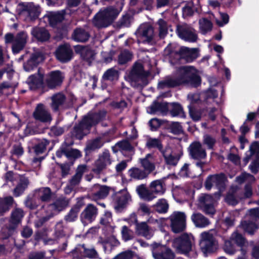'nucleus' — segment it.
Returning a JSON list of instances; mask_svg holds the SVG:
<instances>
[{
	"instance_id": "obj_51",
	"label": "nucleus",
	"mask_w": 259,
	"mask_h": 259,
	"mask_svg": "<svg viewBox=\"0 0 259 259\" xmlns=\"http://www.w3.org/2000/svg\"><path fill=\"white\" fill-rule=\"evenodd\" d=\"M240 226L242 229L250 234H253L257 229V226L254 223L244 221L241 223Z\"/></svg>"
},
{
	"instance_id": "obj_54",
	"label": "nucleus",
	"mask_w": 259,
	"mask_h": 259,
	"mask_svg": "<svg viewBox=\"0 0 259 259\" xmlns=\"http://www.w3.org/2000/svg\"><path fill=\"white\" fill-rule=\"evenodd\" d=\"M155 208L157 211L159 213H165L168 209L167 201L164 199L158 200L155 204Z\"/></svg>"
},
{
	"instance_id": "obj_14",
	"label": "nucleus",
	"mask_w": 259,
	"mask_h": 259,
	"mask_svg": "<svg viewBox=\"0 0 259 259\" xmlns=\"http://www.w3.org/2000/svg\"><path fill=\"white\" fill-rule=\"evenodd\" d=\"M98 214V209L92 204H88L80 214L81 222L86 225L93 222Z\"/></svg>"
},
{
	"instance_id": "obj_47",
	"label": "nucleus",
	"mask_w": 259,
	"mask_h": 259,
	"mask_svg": "<svg viewBox=\"0 0 259 259\" xmlns=\"http://www.w3.org/2000/svg\"><path fill=\"white\" fill-rule=\"evenodd\" d=\"M199 25L200 31L203 34L210 31L212 28L211 22L205 18H202L199 20Z\"/></svg>"
},
{
	"instance_id": "obj_42",
	"label": "nucleus",
	"mask_w": 259,
	"mask_h": 259,
	"mask_svg": "<svg viewBox=\"0 0 259 259\" xmlns=\"http://www.w3.org/2000/svg\"><path fill=\"white\" fill-rule=\"evenodd\" d=\"M98 190L92 194L93 200L96 201L99 199L105 198L109 194L110 188L106 186L96 185L95 186Z\"/></svg>"
},
{
	"instance_id": "obj_45",
	"label": "nucleus",
	"mask_w": 259,
	"mask_h": 259,
	"mask_svg": "<svg viewBox=\"0 0 259 259\" xmlns=\"http://www.w3.org/2000/svg\"><path fill=\"white\" fill-rule=\"evenodd\" d=\"M169 112L172 116H179L181 117H185V114L183 111V109L181 105L179 103H170Z\"/></svg>"
},
{
	"instance_id": "obj_7",
	"label": "nucleus",
	"mask_w": 259,
	"mask_h": 259,
	"mask_svg": "<svg viewBox=\"0 0 259 259\" xmlns=\"http://www.w3.org/2000/svg\"><path fill=\"white\" fill-rule=\"evenodd\" d=\"M165 55L172 56L174 53L177 54L181 59L187 62H191L198 57V53L196 49H189L182 47L175 52L171 49V45H169L164 50Z\"/></svg>"
},
{
	"instance_id": "obj_61",
	"label": "nucleus",
	"mask_w": 259,
	"mask_h": 259,
	"mask_svg": "<svg viewBox=\"0 0 259 259\" xmlns=\"http://www.w3.org/2000/svg\"><path fill=\"white\" fill-rule=\"evenodd\" d=\"M79 211V208L77 207L72 208L68 214L65 217V220L67 222H71L74 221L77 217Z\"/></svg>"
},
{
	"instance_id": "obj_44",
	"label": "nucleus",
	"mask_w": 259,
	"mask_h": 259,
	"mask_svg": "<svg viewBox=\"0 0 259 259\" xmlns=\"http://www.w3.org/2000/svg\"><path fill=\"white\" fill-rule=\"evenodd\" d=\"M128 175L132 179L142 180L146 178L147 174L144 170L137 167H133L128 170Z\"/></svg>"
},
{
	"instance_id": "obj_52",
	"label": "nucleus",
	"mask_w": 259,
	"mask_h": 259,
	"mask_svg": "<svg viewBox=\"0 0 259 259\" xmlns=\"http://www.w3.org/2000/svg\"><path fill=\"white\" fill-rule=\"evenodd\" d=\"M250 156L245 157L244 159L245 164H246L250 158V157L253 155H256L257 158L259 159V142H255L252 143L249 147Z\"/></svg>"
},
{
	"instance_id": "obj_53",
	"label": "nucleus",
	"mask_w": 259,
	"mask_h": 259,
	"mask_svg": "<svg viewBox=\"0 0 259 259\" xmlns=\"http://www.w3.org/2000/svg\"><path fill=\"white\" fill-rule=\"evenodd\" d=\"M23 215L24 213L21 209L16 208L12 211L11 214V221L12 223L17 224L20 223Z\"/></svg>"
},
{
	"instance_id": "obj_50",
	"label": "nucleus",
	"mask_w": 259,
	"mask_h": 259,
	"mask_svg": "<svg viewBox=\"0 0 259 259\" xmlns=\"http://www.w3.org/2000/svg\"><path fill=\"white\" fill-rule=\"evenodd\" d=\"M133 58L132 54L127 50L122 51L118 56V62L120 64H124L131 61Z\"/></svg>"
},
{
	"instance_id": "obj_19",
	"label": "nucleus",
	"mask_w": 259,
	"mask_h": 259,
	"mask_svg": "<svg viewBox=\"0 0 259 259\" xmlns=\"http://www.w3.org/2000/svg\"><path fill=\"white\" fill-rule=\"evenodd\" d=\"M135 231L137 235L143 236L147 239H151L154 235V230L145 222L137 224Z\"/></svg>"
},
{
	"instance_id": "obj_46",
	"label": "nucleus",
	"mask_w": 259,
	"mask_h": 259,
	"mask_svg": "<svg viewBox=\"0 0 259 259\" xmlns=\"http://www.w3.org/2000/svg\"><path fill=\"white\" fill-rule=\"evenodd\" d=\"M141 163L145 170L149 172L153 171L155 168L153 164V156L151 154H148L145 158L141 159Z\"/></svg>"
},
{
	"instance_id": "obj_62",
	"label": "nucleus",
	"mask_w": 259,
	"mask_h": 259,
	"mask_svg": "<svg viewBox=\"0 0 259 259\" xmlns=\"http://www.w3.org/2000/svg\"><path fill=\"white\" fill-rule=\"evenodd\" d=\"M157 24L159 26V35L160 37H164L167 32V25L163 19H159Z\"/></svg>"
},
{
	"instance_id": "obj_49",
	"label": "nucleus",
	"mask_w": 259,
	"mask_h": 259,
	"mask_svg": "<svg viewBox=\"0 0 259 259\" xmlns=\"http://www.w3.org/2000/svg\"><path fill=\"white\" fill-rule=\"evenodd\" d=\"M121 233L122 238L125 242L131 240L134 237V233L133 231L126 226L122 227Z\"/></svg>"
},
{
	"instance_id": "obj_4",
	"label": "nucleus",
	"mask_w": 259,
	"mask_h": 259,
	"mask_svg": "<svg viewBox=\"0 0 259 259\" xmlns=\"http://www.w3.org/2000/svg\"><path fill=\"white\" fill-rule=\"evenodd\" d=\"M148 74V72L144 71L142 64L136 62L125 78L134 87L143 86L146 84V77Z\"/></svg>"
},
{
	"instance_id": "obj_3",
	"label": "nucleus",
	"mask_w": 259,
	"mask_h": 259,
	"mask_svg": "<svg viewBox=\"0 0 259 259\" xmlns=\"http://www.w3.org/2000/svg\"><path fill=\"white\" fill-rule=\"evenodd\" d=\"M136 191L142 199L151 201L155 198L156 195L163 194L165 192V188L160 180H155L151 183L149 189L142 184L137 187Z\"/></svg>"
},
{
	"instance_id": "obj_60",
	"label": "nucleus",
	"mask_w": 259,
	"mask_h": 259,
	"mask_svg": "<svg viewBox=\"0 0 259 259\" xmlns=\"http://www.w3.org/2000/svg\"><path fill=\"white\" fill-rule=\"evenodd\" d=\"M231 240L238 246H241L244 245L245 240L244 237L237 232H234L231 236Z\"/></svg>"
},
{
	"instance_id": "obj_64",
	"label": "nucleus",
	"mask_w": 259,
	"mask_h": 259,
	"mask_svg": "<svg viewBox=\"0 0 259 259\" xmlns=\"http://www.w3.org/2000/svg\"><path fill=\"white\" fill-rule=\"evenodd\" d=\"M49 144V142L46 140H43L34 147V151L36 154H39L44 152L46 147Z\"/></svg>"
},
{
	"instance_id": "obj_25",
	"label": "nucleus",
	"mask_w": 259,
	"mask_h": 259,
	"mask_svg": "<svg viewBox=\"0 0 259 259\" xmlns=\"http://www.w3.org/2000/svg\"><path fill=\"white\" fill-rule=\"evenodd\" d=\"M98 242L102 244L105 252H110L114 246L119 245V243L117 239L114 236H111L107 238L99 237Z\"/></svg>"
},
{
	"instance_id": "obj_55",
	"label": "nucleus",
	"mask_w": 259,
	"mask_h": 259,
	"mask_svg": "<svg viewBox=\"0 0 259 259\" xmlns=\"http://www.w3.org/2000/svg\"><path fill=\"white\" fill-rule=\"evenodd\" d=\"M118 78V72L114 68L108 69L103 74V78L105 80H113Z\"/></svg>"
},
{
	"instance_id": "obj_24",
	"label": "nucleus",
	"mask_w": 259,
	"mask_h": 259,
	"mask_svg": "<svg viewBox=\"0 0 259 259\" xmlns=\"http://www.w3.org/2000/svg\"><path fill=\"white\" fill-rule=\"evenodd\" d=\"M75 52L78 53L84 60L90 63L95 58V53L90 48L82 46H78L75 48Z\"/></svg>"
},
{
	"instance_id": "obj_48",
	"label": "nucleus",
	"mask_w": 259,
	"mask_h": 259,
	"mask_svg": "<svg viewBox=\"0 0 259 259\" xmlns=\"http://www.w3.org/2000/svg\"><path fill=\"white\" fill-rule=\"evenodd\" d=\"M64 14L63 12L51 14L49 17L50 24L55 26L58 23L62 22L64 19Z\"/></svg>"
},
{
	"instance_id": "obj_16",
	"label": "nucleus",
	"mask_w": 259,
	"mask_h": 259,
	"mask_svg": "<svg viewBox=\"0 0 259 259\" xmlns=\"http://www.w3.org/2000/svg\"><path fill=\"white\" fill-rule=\"evenodd\" d=\"M188 149L190 155L194 159H203L206 156L205 150L202 148L201 144L199 142L191 143Z\"/></svg>"
},
{
	"instance_id": "obj_36",
	"label": "nucleus",
	"mask_w": 259,
	"mask_h": 259,
	"mask_svg": "<svg viewBox=\"0 0 259 259\" xmlns=\"http://www.w3.org/2000/svg\"><path fill=\"white\" fill-rule=\"evenodd\" d=\"M163 156L166 164L170 165H176L179 160V157L172 153V150L169 147L166 148L162 151Z\"/></svg>"
},
{
	"instance_id": "obj_58",
	"label": "nucleus",
	"mask_w": 259,
	"mask_h": 259,
	"mask_svg": "<svg viewBox=\"0 0 259 259\" xmlns=\"http://www.w3.org/2000/svg\"><path fill=\"white\" fill-rule=\"evenodd\" d=\"M254 181L255 178L253 176L246 172L242 173L236 178V181L239 184H241L244 182H252Z\"/></svg>"
},
{
	"instance_id": "obj_18",
	"label": "nucleus",
	"mask_w": 259,
	"mask_h": 259,
	"mask_svg": "<svg viewBox=\"0 0 259 259\" xmlns=\"http://www.w3.org/2000/svg\"><path fill=\"white\" fill-rule=\"evenodd\" d=\"M35 119L41 122H50L52 117L46 107L42 104H38L33 112Z\"/></svg>"
},
{
	"instance_id": "obj_2",
	"label": "nucleus",
	"mask_w": 259,
	"mask_h": 259,
	"mask_svg": "<svg viewBox=\"0 0 259 259\" xmlns=\"http://www.w3.org/2000/svg\"><path fill=\"white\" fill-rule=\"evenodd\" d=\"M179 85H190L196 87L200 83L201 79L198 71L193 66H182L175 73Z\"/></svg>"
},
{
	"instance_id": "obj_32",
	"label": "nucleus",
	"mask_w": 259,
	"mask_h": 259,
	"mask_svg": "<svg viewBox=\"0 0 259 259\" xmlns=\"http://www.w3.org/2000/svg\"><path fill=\"white\" fill-rule=\"evenodd\" d=\"M52 191L49 187H42L34 191V195L42 202H48L52 196Z\"/></svg>"
},
{
	"instance_id": "obj_59",
	"label": "nucleus",
	"mask_w": 259,
	"mask_h": 259,
	"mask_svg": "<svg viewBox=\"0 0 259 259\" xmlns=\"http://www.w3.org/2000/svg\"><path fill=\"white\" fill-rule=\"evenodd\" d=\"M180 174L181 176L184 177L195 178L197 175L193 173L189 168V165L185 163L181 168Z\"/></svg>"
},
{
	"instance_id": "obj_43",
	"label": "nucleus",
	"mask_w": 259,
	"mask_h": 259,
	"mask_svg": "<svg viewBox=\"0 0 259 259\" xmlns=\"http://www.w3.org/2000/svg\"><path fill=\"white\" fill-rule=\"evenodd\" d=\"M68 204V201L64 197H60L51 204L52 207L57 213L63 210Z\"/></svg>"
},
{
	"instance_id": "obj_1",
	"label": "nucleus",
	"mask_w": 259,
	"mask_h": 259,
	"mask_svg": "<svg viewBox=\"0 0 259 259\" xmlns=\"http://www.w3.org/2000/svg\"><path fill=\"white\" fill-rule=\"evenodd\" d=\"M106 115L105 111L98 113H90L84 116L78 124L74 127L72 135L76 139H81L89 133L90 128L103 120Z\"/></svg>"
},
{
	"instance_id": "obj_12",
	"label": "nucleus",
	"mask_w": 259,
	"mask_h": 259,
	"mask_svg": "<svg viewBox=\"0 0 259 259\" xmlns=\"http://www.w3.org/2000/svg\"><path fill=\"white\" fill-rule=\"evenodd\" d=\"M177 31L178 36L185 41L195 42L198 38L194 29L187 24L178 25Z\"/></svg>"
},
{
	"instance_id": "obj_15",
	"label": "nucleus",
	"mask_w": 259,
	"mask_h": 259,
	"mask_svg": "<svg viewBox=\"0 0 259 259\" xmlns=\"http://www.w3.org/2000/svg\"><path fill=\"white\" fill-rule=\"evenodd\" d=\"M224 182L225 177L223 175L210 176L206 180L205 187L208 190L213 187H215L221 190L224 188Z\"/></svg>"
},
{
	"instance_id": "obj_5",
	"label": "nucleus",
	"mask_w": 259,
	"mask_h": 259,
	"mask_svg": "<svg viewBox=\"0 0 259 259\" xmlns=\"http://www.w3.org/2000/svg\"><path fill=\"white\" fill-rule=\"evenodd\" d=\"M194 243V237L192 235L183 234L172 241V246L178 252L187 254L192 251Z\"/></svg>"
},
{
	"instance_id": "obj_10",
	"label": "nucleus",
	"mask_w": 259,
	"mask_h": 259,
	"mask_svg": "<svg viewBox=\"0 0 259 259\" xmlns=\"http://www.w3.org/2000/svg\"><path fill=\"white\" fill-rule=\"evenodd\" d=\"M17 11L20 15L27 17L31 21L38 18L40 14L39 8L33 3H21L18 5Z\"/></svg>"
},
{
	"instance_id": "obj_22",
	"label": "nucleus",
	"mask_w": 259,
	"mask_h": 259,
	"mask_svg": "<svg viewBox=\"0 0 259 259\" xmlns=\"http://www.w3.org/2000/svg\"><path fill=\"white\" fill-rule=\"evenodd\" d=\"M41 211H42V215L35 223L37 227L42 226L44 223L49 220L56 214L51 204L44 206Z\"/></svg>"
},
{
	"instance_id": "obj_8",
	"label": "nucleus",
	"mask_w": 259,
	"mask_h": 259,
	"mask_svg": "<svg viewBox=\"0 0 259 259\" xmlns=\"http://www.w3.org/2000/svg\"><path fill=\"white\" fill-rule=\"evenodd\" d=\"M135 34L144 42L153 44L155 42V34L154 28L149 23H145L141 24L135 32Z\"/></svg>"
},
{
	"instance_id": "obj_6",
	"label": "nucleus",
	"mask_w": 259,
	"mask_h": 259,
	"mask_svg": "<svg viewBox=\"0 0 259 259\" xmlns=\"http://www.w3.org/2000/svg\"><path fill=\"white\" fill-rule=\"evenodd\" d=\"M28 39V35L25 32H21L14 37L11 33H7L5 35L6 44L13 43L12 51L14 54L20 52L24 47Z\"/></svg>"
},
{
	"instance_id": "obj_30",
	"label": "nucleus",
	"mask_w": 259,
	"mask_h": 259,
	"mask_svg": "<svg viewBox=\"0 0 259 259\" xmlns=\"http://www.w3.org/2000/svg\"><path fill=\"white\" fill-rule=\"evenodd\" d=\"M32 35L37 40L45 41L48 40L50 37V33L45 28L42 27H34L31 31Z\"/></svg>"
},
{
	"instance_id": "obj_20",
	"label": "nucleus",
	"mask_w": 259,
	"mask_h": 259,
	"mask_svg": "<svg viewBox=\"0 0 259 259\" xmlns=\"http://www.w3.org/2000/svg\"><path fill=\"white\" fill-rule=\"evenodd\" d=\"M44 58L39 52L33 53L29 59L24 64L23 67L26 71L29 72L37 67L38 64L42 61Z\"/></svg>"
},
{
	"instance_id": "obj_28",
	"label": "nucleus",
	"mask_w": 259,
	"mask_h": 259,
	"mask_svg": "<svg viewBox=\"0 0 259 259\" xmlns=\"http://www.w3.org/2000/svg\"><path fill=\"white\" fill-rule=\"evenodd\" d=\"M130 199V195L126 191L116 194L114 198L115 208L118 209L123 207Z\"/></svg>"
},
{
	"instance_id": "obj_27",
	"label": "nucleus",
	"mask_w": 259,
	"mask_h": 259,
	"mask_svg": "<svg viewBox=\"0 0 259 259\" xmlns=\"http://www.w3.org/2000/svg\"><path fill=\"white\" fill-rule=\"evenodd\" d=\"M169 104L166 102L154 103L147 109V112L150 114H154L157 112H160L163 114H166L169 111Z\"/></svg>"
},
{
	"instance_id": "obj_63",
	"label": "nucleus",
	"mask_w": 259,
	"mask_h": 259,
	"mask_svg": "<svg viewBox=\"0 0 259 259\" xmlns=\"http://www.w3.org/2000/svg\"><path fill=\"white\" fill-rule=\"evenodd\" d=\"M203 143L207 147L208 149H212L216 143V140L209 135H205L203 136Z\"/></svg>"
},
{
	"instance_id": "obj_21",
	"label": "nucleus",
	"mask_w": 259,
	"mask_h": 259,
	"mask_svg": "<svg viewBox=\"0 0 259 259\" xmlns=\"http://www.w3.org/2000/svg\"><path fill=\"white\" fill-rule=\"evenodd\" d=\"M110 154L108 151L104 152L95 163V167L93 170L99 174L106 166L111 164Z\"/></svg>"
},
{
	"instance_id": "obj_13",
	"label": "nucleus",
	"mask_w": 259,
	"mask_h": 259,
	"mask_svg": "<svg viewBox=\"0 0 259 259\" xmlns=\"http://www.w3.org/2000/svg\"><path fill=\"white\" fill-rule=\"evenodd\" d=\"M198 206L206 214L214 213L213 199L210 195L202 194L199 198Z\"/></svg>"
},
{
	"instance_id": "obj_35",
	"label": "nucleus",
	"mask_w": 259,
	"mask_h": 259,
	"mask_svg": "<svg viewBox=\"0 0 259 259\" xmlns=\"http://www.w3.org/2000/svg\"><path fill=\"white\" fill-rule=\"evenodd\" d=\"M52 103L51 106L54 111H58L65 102L66 97L64 94L61 93L54 95L51 97Z\"/></svg>"
},
{
	"instance_id": "obj_9",
	"label": "nucleus",
	"mask_w": 259,
	"mask_h": 259,
	"mask_svg": "<svg viewBox=\"0 0 259 259\" xmlns=\"http://www.w3.org/2000/svg\"><path fill=\"white\" fill-rule=\"evenodd\" d=\"M186 215L184 212L175 211L169 217L172 231L175 233L183 231L186 226Z\"/></svg>"
},
{
	"instance_id": "obj_17",
	"label": "nucleus",
	"mask_w": 259,
	"mask_h": 259,
	"mask_svg": "<svg viewBox=\"0 0 259 259\" xmlns=\"http://www.w3.org/2000/svg\"><path fill=\"white\" fill-rule=\"evenodd\" d=\"M201 237L200 244L202 248L207 252L212 251L216 247V243L212 234L204 232L201 233Z\"/></svg>"
},
{
	"instance_id": "obj_11",
	"label": "nucleus",
	"mask_w": 259,
	"mask_h": 259,
	"mask_svg": "<svg viewBox=\"0 0 259 259\" xmlns=\"http://www.w3.org/2000/svg\"><path fill=\"white\" fill-rule=\"evenodd\" d=\"M151 250L154 259H174L175 257V253L170 248L160 244L153 243Z\"/></svg>"
},
{
	"instance_id": "obj_38",
	"label": "nucleus",
	"mask_w": 259,
	"mask_h": 259,
	"mask_svg": "<svg viewBox=\"0 0 259 259\" xmlns=\"http://www.w3.org/2000/svg\"><path fill=\"white\" fill-rule=\"evenodd\" d=\"M104 142L101 138H97L88 141L85 147L87 153H90L101 148L104 145Z\"/></svg>"
},
{
	"instance_id": "obj_41",
	"label": "nucleus",
	"mask_w": 259,
	"mask_h": 259,
	"mask_svg": "<svg viewBox=\"0 0 259 259\" xmlns=\"http://www.w3.org/2000/svg\"><path fill=\"white\" fill-rule=\"evenodd\" d=\"M28 184L29 181L27 178L20 176L19 183L13 191L14 195L16 197L20 196L26 189Z\"/></svg>"
},
{
	"instance_id": "obj_40",
	"label": "nucleus",
	"mask_w": 259,
	"mask_h": 259,
	"mask_svg": "<svg viewBox=\"0 0 259 259\" xmlns=\"http://www.w3.org/2000/svg\"><path fill=\"white\" fill-rule=\"evenodd\" d=\"M13 202L14 199L12 196L0 198V216L9 210Z\"/></svg>"
},
{
	"instance_id": "obj_33",
	"label": "nucleus",
	"mask_w": 259,
	"mask_h": 259,
	"mask_svg": "<svg viewBox=\"0 0 259 259\" xmlns=\"http://www.w3.org/2000/svg\"><path fill=\"white\" fill-rule=\"evenodd\" d=\"M87 166L85 165H80L76 169L75 174L69 181V184L72 187L74 188L79 185L81 180L82 175L87 171Z\"/></svg>"
},
{
	"instance_id": "obj_31",
	"label": "nucleus",
	"mask_w": 259,
	"mask_h": 259,
	"mask_svg": "<svg viewBox=\"0 0 259 259\" xmlns=\"http://www.w3.org/2000/svg\"><path fill=\"white\" fill-rule=\"evenodd\" d=\"M27 82L31 90L41 87L43 84V75L38 71L37 74L30 76Z\"/></svg>"
},
{
	"instance_id": "obj_29",
	"label": "nucleus",
	"mask_w": 259,
	"mask_h": 259,
	"mask_svg": "<svg viewBox=\"0 0 259 259\" xmlns=\"http://www.w3.org/2000/svg\"><path fill=\"white\" fill-rule=\"evenodd\" d=\"M191 219L195 226L198 228H205L210 223L206 217L199 212L193 213L191 216Z\"/></svg>"
},
{
	"instance_id": "obj_26",
	"label": "nucleus",
	"mask_w": 259,
	"mask_h": 259,
	"mask_svg": "<svg viewBox=\"0 0 259 259\" xmlns=\"http://www.w3.org/2000/svg\"><path fill=\"white\" fill-rule=\"evenodd\" d=\"M63 78V76L60 71H53L49 74L47 79V83L50 88H54L61 83Z\"/></svg>"
},
{
	"instance_id": "obj_23",
	"label": "nucleus",
	"mask_w": 259,
	"mask_h": 259,
	"mask_svg": "<svg viewBox=\"0 0 259 259\" xmlns=\"http://www.w3.org/2000/svg\"><path fill=\"white\" fill-rule=\"evenodd\" d=\"M72 51L70 47L67 45L60 46L56 51L57 58L62 62L70 61L72 57Z\"/></svg>"
},
{
	"instance_id": "obj_39",
	"label": "nucleus",
	"mask_w": 259,
	"mask_h": 259,
	"mask_svg": "<svg viewBox=\"0 0 259 259\" xmlns=\"http://www.w3.org/2000/svg\"><path fill=\"white\" fill-rule=\"evenodd\" d=\"M78 250L83 251L85 255L89 258H96L98 256V254L94 248L87 249L83 244L79 245L78 247L73 250L72 252L73 255L78 256L76 254Z\"/></svg>"
},
{
	"instance_id": "obj_57",
	"label": "nucleus",
	"mask_w": 259,
	"mask_h": 259,
	"mask_svg": "<svg viewBox=\"0 0 259 259\" xmlns=\"http://www.w3.org/2000/svg\"><path fill=\"white\" fill-rule=\"evenodd\" d=\"M146 146L148 148H157L162 152V145L160 141L156 138H149L147 140Z\"/></svg>"
},
{
	"instance_id": "obj_34",
	"label": "nucleus",
	"mask_w": 259,
	"mask_h": 259,
	"mask_svg": "<svg viewBox=\"0 0 259 259\" xmlns=\"http://www.w3.org/2000/svg\"><path fill=\"white\" fill-rule=\"evenodd\" d=\"M180 86L175 74L172 76H167L158 83L159 89H164Z\"/></svg>"
},
{
	"instance_id": "obj_56",
	"label": "nucleus",
	"mask_w": 259,
	"mask_h": 259,
	"mask_svg": "<svg viewBox=\"0 0 259 259\" xmlns=\"http://www.w3.org/2000/svg\"><path fill=\"white\" fill-rule=\"evenodd\" d=\"M228 159L235 163L238 164L240 163V158L237 154V149L235 147H232L227 156Z\"/></svg>"
},
{
	"instance_id": "obj_37",
	"label": "nucleus",
	"mask_w": 259,
	"mask_h": 259,
	"mask_svg": "<svg viewBox=\"0 0 259 259\" xmlns=\"http://www.w3.org/2000/svg\"><path fill=\"white\" fill-rule=\"evenodd\" d=\"M90 36L89 32L81 28H77L75 29L72 35V38L74 40L79 42L87 41Z\"/></svg>"
}]
</instances>
